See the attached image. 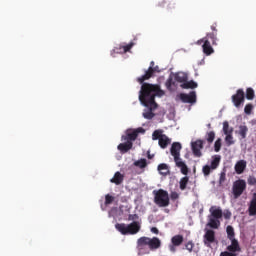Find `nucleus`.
I'll use <instances>...</instances> for the list:
<instances>
[{
  "instance_id": "4d7b16f0",
  "label": "nucleus",
  "mask_w": 256,
  "mask_h": 256,
  "mask_svg": "<svg viewBox=\"0 0 256 256\" xmlns=\"http://www.w3.org/2000/svg\"><path fill=\"white\" fill-rule=\"evenodd\" d=\"M134 131L137 133V135H139V133H145V129H143V128H141V127L137 128V129L134 130Z\"/></svg>"
},
{
  "instance_id": "4468645a",
  "label": "nucleus",
  "mask_w": 256,
  "mask_h": 256,
  "mask_svg": "<svg viewBox=\"0 0 256 256\" xmlns=\"http://www.w3.org/2000/svg\"><path fill=\"white\" fill-rule=\"evenodd\" d=\"M215 35V33H207L204 38L198 40L196 43L197 45H203L207 39H210V41H212V45H217V38Z\"/></svg>"
},
{
  "instance_id": "e433bc0d",
  "label": "nucleus",
  "mask_w": 256,
  "mask_h": 256,
  "mask_svg": "<svg viewBox=\"0 0 256 256\" xmlns=\"http://www.w3.org/2000/svg\"><path fill=\"white\" fill-rule=\"evenodd\" d=\"M225 141H226V145L231 146L235 143V141H233V133H228L225 134Z\"/></svg>"
},
{
  "instance_id": "423d86ee",
  "label": "nucleus",
  "mask_w": 256,
  "mask_h": 256,
  "mask_svg": "<svg viewBox=\"0 0 256 256\" xmlns=\"http://www.w3.org/2000/svg\"><path fill=\"white\" fill-rule=\"evenodd\" d=\"M232 103L237 109L245 103V91L243 89H238L236 94L232 95Z\"/></svg>"
},
{
  "instance_id": "a18cd8bd",
  "label": "nucleus",
  "mask_w": 256,
  "mask_h": 256,
  "mask_svg": "<svg viewBox=\"0 0 256 256\" xmlns=\"http://www.w3.org/2000/svg\"><path fill=\"white\" fill-rule=\"evenodd\" d=\"M248 185H256V178L255 176H249L247 179Z\"/></svg>"
},
{
  "instance_id": "7ed1b4c3",
  "label": "nucleus",
  "mask_w": 256,
  "mask_h": 256,
  "mask_svg": "<svg viewBox=\"0 0 256 256\" xmlns=\"http://www.w3.org/2000/svg\"><path fill=\"white\" fill-rule=\"evenodd\" d=\"M116 229L122 235H137V233L141 231V223H139V221H134L130 224H116Z\"/></svg>"
},
{
  "instance_id": "f8f14e48",
  "label": "nucleus",
  "mask_w": 256,
  "mask_h": 256,
  "mask_svg": "<svg viewBox=\"0 0 256 256\" xmlns=\"http://www.w3.org/2000/svg\"><path fill=\"white\" fill-rule=\"evenodd\" d=\"M135 46V43L130 42L126 45H119L114 48V53H128V51H131L133 47Z\"/></svg>"
},
{
  "instance_id": "20e7f679",
  "label": "nucleus",
  "mask_w": 256,
  "mask_h": 256,
  "mask_svg": "<svg viewBox=\"0 0 256 256\" xmlns=\"http://www.w3.org/2000/svg\"><path fill=\"white\" fill-rule=\"evenodd\" d=\"M154 203L159 207H169L170 200H169V192L163 189L154 190Z\"/></svg>"
},
{
  "instance_id": "bb28decb",
  "label": "nucleus",
  "mask_w": 256,
  "mask_h": 256,
  "mask_svg": "<svg viewBox=\"0 0 256 256\" xmlns=\"http://www.w3.org/2000/svg\"><path fill=\"white\" fill-rule=\"evenodd\" d=\"M138 134L137 132L134 130L133 132L131 133H128L127 136H123L122 139L123 141H130V143H133V141H135L137 139Z\"/></svg>"
},
{
  "instance_id": "cd10ccee",
  "label": "nucleus",
  "mask_w": 256,
  "mask_h": 256,
  "mask_svg": "<svg viewBox=\"0 0 256 256\" xmlns=\"http://www.w3.org/2000/svg\"><path fill=\"white\" fill-rule=\"evenodd\" d=\"M187 185H189V177L184 176L179 181L180 190L185 191V189H187Z\"/></svg>"
},
{
  "instance_id": "bf43d9fd",
  "label": "nucleus",
  "mask_w": 256,
  "mask_h": 256,
  "mask_svg": "<svg viewBox=\"0 0 256 256\" xmlns=\"http://www.w3.org/2000/svg\"><path fill=\"white\" fill-rule=\"evenodd\" d=\"M153 155H151V154H148V159H153Z\"/></svg>"
},
{
  "instance_id": "412c9836",
  "label": "nucleus",
  "mask_w": 256,
  "mask_h": 256,
  "mask_svg": "<svg viewBox=\"0 0 256 256\" xmlns=\"http://www.w3.org/2000/svg\"><path fill=\"white\" fill-rule=\"evenodd\" d=\"M231 245L227 247V250L230 251V253H237V251H241V247L239 246V241L237 239H232Z\"/></svg>"
},
{
  "instance_id": "603ef678",
  "label": "nucleus",
  "mask_w": 256,
  "mask_h": 256,
  "mask_svg": "<svg viewBox=\"0 0 256 256\" xmlns=\"http://www.w3.org/2000/svg\"><path fill=\"white\" fill-rule=\"evenodd\" d=\"M211 30H212V32H210V33L216 34L215 37L217 39V23H214L211 25Z\"/></svg>"
},
{
  "instance_id": "2eb2a0df",
  "label": "nucleus",
  "mask_w": 256,
  "mask_h": 256,
  "mask_svg": "<svg viewBox=\"0 0 256 256\" xmlns=\"http://www.w3.org/2000/svg\"><path fill=\"white\" fill-rule=\"evenodd\" d=\"M133 149V142L126 140L125 143H120L118 145V151L121 153H127L128 151H131Z\"/></svg>"
},
{
  "instance_id": "6ab92c4d",
  "label": "nucleus",
  "mask_w": 256,
  "mask_h": 256,
  "mask_svg": "<svg viewBox=\"0 0 256 256\" xmlns=\"http://www.w3.org/2000/svg\"><path fill=\"white\" fill-rule=\"evenodd\" d=\"M158 145L161 147V149H167V146L171 145V139L167 135H163L158 140Z\"/></svg>"
},
{
  "instance_id": "a19ab883",
  "label": "nucleus",
  "mask_w": 256,
  "mask_h": 256,
  "mask_svg": "<svg viewBox=\"0 0 256 256\" xmlns=\"http://www.w3.org/2000/svg\"><path fill=\"white\" fill-rule=\"evenodd\" d=\"M115 201V197L111 196V194L105 195V205H111Z\"/></svg>"
},
{
  "instance_id": "49530a36",
  "label": "nucleus",
  "mask_w": 256,
  "mask_h": 256,
  "mask_svg": "<svg viewBox=\"0 0 256 256\" xmlns=\"http://www.w3.org/2000/svg\"><path fill=\"white\" fill-rule=\"evenodd\" d=\"M187 251H189L191 253V251H193V247H195V244L191 241H189L186 245H185Z\"/></svg>"
},
{
  "instance_id": "13d9d810",
  "label": "nucleus",
  "mask_w": 256,
  "mask_h": 256,
  "mask_svg": "<svg viewBox=\"0 0 256 256\" xmlns=\"http://www.w3.org/2000/svg\"><path fill=\"white\" fill-rule=\"evenodd\" d=\"M220 256H235V254H229V255H225V253H221Z\"/></svg>"
},
{
  "instance_id": "de8ad7c7",
  "label": "nucleus",
  "mask_w": 256,
  "mask_h": 256,
  "mask_svg": "<svg viewBox=\"0 0 256 256\" xmlns=\"http://www.w3.org/2000/svg\"><path fill=\"white\" fill-rule=\"evenodd\" d=\"M173 84H174V82H173V78H168L167 79V81H166V87H167V89H171V87H173Z\"/></svg>"
},
{
  "instance_id": "864d4df0",
  "label": "nucleus",
  "mask_w": 256,
  "mask_h": 256,
  "mask_svg": "<svg viewBox=\"0 0 256 256\" xmlns=\"http://www.w3.org/2000/svg\"><path fill=\"white\" fill-rule=\"evenodd\" d=\"M153 73H161V70L159 69V66H152Z\"/></svg>"
},
{
  "instance_id": "ea45409f",
  "label": "nucleus",
  "mask_w": 256,
  "mask_h": 256,
  "mask_svg": "<svg viewBox=\"0 0 256 256\" xmlns=\"http://www.w3.org/2000/svg\"><path fill=\"white\" fill-rule=\"evenodd\" d=\"M214 151L219 153L221 151V138H218L214 143Z\"/></svg>"
},
{
  "instance_id": "72a5a7b5",
  "label": "nucleus",
  "mask_w": 256,
  "mask_h": 256,
  "mask_svg": "<svg viewBox=\"0 0 256 256\" xmlns=\"http://www.w3.org/2000/svg\"><path fill=\"white\" fill-rule=\"evenodd\" d=\"M246 99H248V101H253L255 99V90H253V88L246 89Z\"/></svg>"
},
{
  "instance_id": "3c124183",
  "label": "nucleus",
  "mask_w": 256,
  "mask_h": 256,
  "mask_svg": "<svg viewBox=\"0 0 256 256\" xmlns=\"http://www.w3.org/2000/svg\"><path fill=\"white\" fill-rule=\"evenodd\" d=\"M224 219H231V211L225 210L224 213H222Z\"/></svg>"
},
{
  "instance_id": "09e8293b",
  "label": "nucleus",
  "mask_w": 256,
  "mask_h": 256,
  "mask_svg": "<svg viewBox=\"0 0 256 256\" xmlns=\"http://www.w3.org/2000/svg\"><path fill=\"white\" fill-rule=\"evenodd\" d=\"M137 219H139V215H137V214H130L129 216H128V221H137Z\"/></svg>"
},
{
  "instance_id": "c03bdc74",
  "label": "nucleus",
  "mask_w": 256,
  "mask_h": 256,
  "mask_svg": "<svg viewBox=\"0 0 256 256\" xmlns=\"http://www.w3.org/2000/svg\"><path fill=\"white\" fill-rule=\"evenodd\" d=\"M167 11L169 13H173V11H175V2H169L167 5Z\"/></svg>"
},
{
  "instance_id": "c85d7f7f",
  "label": "nucleus",
  "mask_w": 256,
  "mask_h": 256,
  "mask_svg": "<svg viewBox=\"0 0 256 256\" xmlns=\"http://www.w3.org/2000/svg\"><path fill=\"white\" fill-rule=\"evenodd\" d=\"M188 77L187 74L183 73V72H179L175 75V80L178 83H185L187 81Z\"/></svg>"
},
{
  "instance_id": "052dcab7",
  "label": "nucleus",
  "mask_w": 256,
  "mask_h": 256,
  "mask_svg": "<svg viewBox=\"0 0 256 256\" xmlns=\"http://www.w3.org/2000/svg\"><path fill=\"white\" fill-rule=\"evenodd\" d=\"M207 127H208L209 129H211V124H208Z\"/></svg>"
},
{
  "instance_id": "aec40b11",
  "label": "nucleus",
  "mask_w": 256,
  "mask_h": 256,
  "mask_svg": "<svg viewBox=\"0 0 256 256\" xmlns=\"http://www.w3.org/2000/svg\"><path fill=\"white\" fill-rule=\"evenodd\" d=\"M204 243L207 245V243H215V231L213 230H207L204 235Z\"/></svg>"
},
{
  "instance_id": "4c0bfd02",
  "label": "nucleus",
  "mask_w": 256,
  "mask_h": 256,
  "mask_svg": "<svg viewBox=\"0 0 256 256\" xmlns=\"http://www.w3.org/2000/svg\"><path fill=\"white\" fill-rule=\"evenodd\" d=\"M223 131H224V135L233 133V128H229V122L227 121L223 122Z\"/></svg>"
},
{
  "instance_id": "a878e982",
  "label": "nucleus",
  "mask_w": 256,
  "mask_h": 256,
  "mask_svg": "<svg viewBox=\"0 0 256 256\" xmlns=\"http://www.w3.org/2000/svg\"><path fill=\"white\" fill-rule=\"evenodd\" d=\"M208 225L211 227V229H219L221 221H219V218L210 217Z\"/></svg>"
},
{
  "instance_id": "79ce46f5",
  "label": "nucleus",
  "mask_w": 256,
  "mask_h": 256,
  "mask_svg": "<svg viewBox=\"0 0 256 256\" xmlns=\"http://www.w3.org/2000/svg\"><path fill=\"white\" fill-rule=\"evenodd\" d=\"M251 111H253V104H251V103L246 104V106L244 108V113L246 115H251Z\"/></svg>"
},
{
  "instance_id": "4be33fe9",
  "label": "nucleus",
  "mask_w": 256,
  "mask_h": 256,
  "mask_svg": "<svg viewBox=\"0 0 256 256\" xmlns=\"http://www.w3.org/2000/svg\"><path fill=\"white\" fill-rule=\"evenodd\" d=\"M125 179V176L121 174V172H116L114 177L110 180V183H114V185H121Z\"/></svg>"
},
{
  "instance_id": "5701e85b",
  "label": "nucleus",
  "mask_w": 256,
  "mask_h": 256,
  "mask_svg": "<svg viewBox=\"0 0 256 256\" xmlns=\"http://www.w3.org/2000/svg\"><path fill=\"white\" fill-rule=\"evenodd\" d=\"M248 211L251 217H254L256 215V193L253 194Z\"/></svg>"
},
{
  "instance_id": "9b49d317",
  "label": "nucleus",
  "mask_w": 256,
  "mask_h": 256,
  "mask_svg": "<svg viewBox=\"0 0 256 256\" xmlns=\"http://www.w3.org/2000/svg\"><path fill=\"white\" fill-rule=\"evenodd\" d=\"M171 243L169 245V249L172 253H175L176 248L175 247H179V245L183 244V235H175L171 238Z\"/></svg>"
},
{
  "instance_id": "8fccbe9b",
  "label": "nucleus",
  "mask_w": 256,
  "mask_h": 256,
  "mask_svg": "<svg viewBox=\"0 0 256 256\" xmlns=\"http://www.w3.org/2000/svg\"><path fill=\"white\" fill-rule=\"evenodd\" d=\"M179 198V193H177V192H171V194H170V199L172 200V201H176V199H178Z\"/></svg>"
},
{
  "instance_id": "dca6fc26",
  "label": "nucleus",
  "mask_w": 256,
  "mask_h": 256,
  "mask_svg": "<svg viewBox=\"0 0 256 256\" xmlns=\"http://www.w3.org/2000/svg\"><path fill=\"white\" fill-rule=\"evenodd\" d=\"M202 50L204 55H213L215 53V50L213 49V46H211V42L209 39L205 40V43L202 45Z\"/></svg>"
},
{
  "instance_id": "37998d69",
  "label": "nucleus",
  "mask_w": 256,
  "mask_h": 256,
  "mask_svg": "<svg viewBox=\"0 0 256 256\" xmlns=\"http://www.w3.org/2000/svg\"><path fill=\"white\" fill-rule=\"evenodd\" d=\"M227 179V174L225 172L220 173L219 183L220 185H223L225 183V180Z\"/></svg>"
},
{
  "instance_id": "b1692460",
  "label": "nucleus",
  "mask_w": 256,
  "mask_h": 256,
  "mask_svg": "<svg viewBox=\"0 0 256 256\" xmlns=\"http://www.w3.org/2000/svg\"><path fill=\"white\" fill-rule=\"evenodd\" d=\"M248 132H249V128L245 125H240L239 130L236 131V133L240 135L241 139H247Z\"/></svg>"
},
{
  "instance_id": "f704fd0d",
  "label": "nucleus",
  "mask_w": 256,
  "mask_h": 256,
  "mask_svg": "<svg viewBox=\"0 0 256 256\" xmlns=\"http://www.w3.org/2000/svg\"><path fill=\"white\" fill-rule=\"evenodd\" d=\"M163 130H155L152 134L153 141H159L163 137Z\"/></svg>"
},
{
  "instance_id": "ddd939ff",
  "label": "nucleus",
  "mask_w": 256,
  "mask_h": 256,
  "mask_svg": "<svg viewBox=\"0 0 256 256\" xmlns=\"http://www.w3.org/2000/svg\"><path fill=\"white\" fill-rule=\"evenodd\" d=\"M235 172L237 175H241L245 172V169H247V161L245 160H239L235 166H234Z\"/></svg>"
},
{
  "instance_id": "1a4fd4ad",
  "label": "nucleus",
  "mask_w": 256,
  "mask_h": 256,
  "mask_svg": "<svg viewBox=\"0 0 256 256\" xmlns=\"http://www.w3.org/2000/svg\"><path fill=\"white\" fill-rule=\"evenodd\" d=\"M181 149H183V146H181V143L179 142H173L172 146L170 148V153L172 157H174V161H178L181 159Z\"/></svg>"
},
{
  "instance_id": "a211bd4d",
  "label": "nucleus",
  "mask_w": 256,
  "mask_h": 256,
  "mask_svg": "<svg viewBox=\"0 0 256 256\" xmlns=\"http://www.w3.org/2000/svg\"><path fill=\"white\" fill-rule=\"evenodd\" d=\"M209 211L211 213L210 217L214 219H221L223 217V210H221L219 207L212 206Z\"/></svg>"
},
{
  "instance_id": "7c9ffc66",
  "label": "nucleus",
  "mask_w": 256,
  "mask_h": 256,
  "mask_svg": "<svg viewBox=\"0 0 256 256\" xmlns=\"http://www.w3.org/2000/svg\"><path fill=\"white\" fill-rule=\"evenodd\" d=\"M219 163H221V156H219V155L214 156L213 160L211 161V165H210L211 169L212 170L217 169V167H219Z\"/></svg>"
},
{
  "instance_id": "f3484780",
  "label": "nucleus",
  "mask_w": 256,
  "mask_h": 256,
  "mask_svg": "<svg viewBox=\"0 0 256 256\" xmlns=\"http://www.w3.org/2000/svg\"><path fill=\"white\" fill-rule=\"evenodd\" d=\"M176 163V167H178L182 173V175H187L189 173V168L187 164L180 158L174 161Z\"/></svg>"
},
{
  "instance_id": "9d476101",
  "label": "nucleus",
  "mask_w": 256,
  "mask_h": 256,
  "mask_svg": "<svg viewBox=\"0 0 256 256\" xmlns=\"http://www.w3.org/2000/svg\"><path fill=\"white\" fill-rule=\"evenodd\" d=\"M153 65H155V62L151 61L150 62V67L145 72V74L137 79L138 83H141L142 85H145V81L151 79V77H153V75H155V72H153Z\"/></svg>"
},
{
  "instance_id": "39448f33",
  "label": "nucleus",
  "mask_w": 256,
  "mask_h": 256,
  "mask_svg": "<svg viewBox=\"0 0 256 256\" xmlns=\"http://www.w3.org/2000/svg\"><path fill=\"white\" fill-rule=\"evenodd\" d=\"M247 189V182L243 179L236 180L232 186V193L234 195V199H239L243 192Z\"/></svg>"
},
{
  "instance_id": "6e6d98bb",
  "label": "nucleus",
  "mask_w": 256,
  "mask_h": 256,
  "mask_svg": "<svg viewBox=\"0 0 256 256\" xmlns=\"http://www.w3.org/2000/svg\"><path fill=\"white\" fill-rule=\"evenodd\" d=\"M151 233H154V235H159V229H157V227H152Z\"/></svg>"
},
{
  "instance_id": "f257e3e1",
  "label": "nucleus",
  "mask_w": 256,
  "mask_h": 256,
  "mask_svg": "<svg viewBox=\"0 0 256 256\" xmlns=\"http://www.w3.org/2000/svg\"><path fill=\"white\" fill-rule=\"evenodd\" d=\"M163 95H165V92L161 90L159 85L144 83L141 86L139 101L146 108L143 112L144 119H153V117H155L153 111L158 107L157 102H155V97H163Z\"/></svg>"
},
{
  "instance_id": "393cba45",
  "label": "nucleus",
  "mask_w": 256,
  "mask_h": 256,
  "mask_svg": "<svg viewBox=\"0 0 256 256\" xmlns=\"http://www.w3.org/2000/svg\"><path fill=\"white\" fill-rule=\"evenodd\" d=\"M182 89H197L198 85L197 82L191 80V81H185V83H182L180 85Z\"/></svg>"
},
{
  "instance_id": "5fc2aeb1",
  "label": "nucleus",
  "mask_w": 256,
  "mask_h": 256,
  "mask_svg": "<svg viewBox=\"0 0 256 256\" xmlns=\"http://www.w3.org/2000/svg\"><path fill=\"white\" fill-rule=\"evenodd\" d=\"M167 3V0H159L158 1V6L159 7H165V4Z\"/></svg>"
},
{
  "instance_id": "473e14b6",
  "label": "nucleus",
  "mask_w": 256,
  "mask_h": 256,
  "mask_svg": "<svg viewBox=\"0 0 256 256\" xmlns=\"http://www.w3.org/2000/svg\"><path fill=\"white\" fill-rule=\"evenodd\" d=\"M135 167H139V169H145L147 167V159L142 158L138 161L134 162Z\"/></svg>"
},
{
  "instance_id": "58836bf2",
  "label": "nucleus",
  "mask_w": 256,
  "mask_h": 256,
  "mask_svg": "<svg viewBox=\"0 0 256 256\" xmlns=\"http://www.w3.org/2000/svg\"><path fill=\"white\" fill-rule=\"evenodd\" d=\"M211 169H213V168H211V166H209V165L203 166V168H202L203 175L205 177H209V175H211Z\"/></svg>"
},
{
  "instance_id": "0eeeda50",
  "label": "nucleus",
  "mask_w": 256,
  "mask_h": 256,
  "mask_svg": "<svg viewBox=\"0 0 256 256\" xmlns=\"http://www.w3.org/2000/svg\"><path fill=\"white\" fill-rule=\"evenodd\" d=\"M179 99L182 103H190L193 105V103H197V93L195 91H191L189 94L180 93Z\"/></svg>"
},
{
  "instance_id": "2f4dec72",
  "label": "nucleus",
  "mask_w": 256,
  "mask_h": 256,
  "mask_svg": "<svg viewBox=\"0 0 256 256\" xmlns=\"http://www.w3.org/2000/svg\"><path fill=\"white\" fill-rule=\"evenodd\" d=\"M226 232H227V237L230 240L235 239V229L233 228V226L228 225L226 228Z\"/></svg>"
},
{
  "instance_id": "c9c22d12",
  "label": "nucleus",
  "mask_w": 256,
  "mask_h": 256,
  "mask_svg": "<svg viewBox=\"0 0 256 256\" xmlns=\"http://www.w3.org/2000/svg\"><path fill=\"white\" fill-rule=\"evenodd\" d=\"M206 141L207 143L211 144L215 141V132L210 131L206 133Z\"/></svg>"
},
{
  "instance_id": "c756f323",
  "label": "nucleus",
  "mask_w": 256,
  "mask_h": 256,
  "mask_svg": "<svg viewBox=\"0 0 256 256\" xmlns=\"http://www.w3.org/2000/svg\"><path fill=\"white\" fill-rule=\"evenodd\" d=\"M158 171L161 175H169V166L165 163L159 164Z\"/></svg>"
},
{
  "instance_id": "6e6552de",
  "label": "nucleus",
  "mask_w": 256,
  "mask_h": 256,
  "mask_svg": "<svg viewBox=\"0 0 256 256\" xmlns=\"http://www.w3.org/2000/svg\"><path fill=\"white\" fill-rule=\"evenodd\" d=\"M203 143L204 141L201 139L191 142V149L194 157H203V153L201 152V149H203Z\"/></svg>"
},
{
  "instance_id": "f03ea898",
  "label": "nucleus",
  "mask_w": 256,
  "mask_h": 256,
  "mask_svg": "<svg viewBox=\"0 0 256 256\" xmlns=\"http://www.w3.org/2000/svg\"><path fill=\"white\" fill-rule=\"evenodd\" d=\"M139 253H149L150 251H157L161 247V240L157 237H140L137 241ZM148 247L149 250H146ZM146 250V251H145Z\"/></svg>"
}]
</instances>
